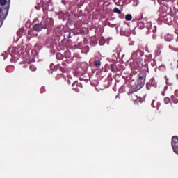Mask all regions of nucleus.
<instances>
[{
	"instance_id": "obj_1",
	"label": "nucleus",
	"mask_w": 178,
	"mask_h": 178,
	"mask_svg": "<svg viewBox=\"0 0 178 178\" xmlns=\"http://www.w3.org/2000/svg\"><path fill=\"white\" fill-rule=\"evenodd\" d=\"M144 84H145V74H141L137 82L131 87L128 93V95L131 97L132 101H137L138 99V97L134 92H137V91L141 90V88L144 87Z\"/></svg>"
},
{
	"instance_id": "obj_2",
	"label": "nucleus",
	"mask_w": 178,
	"mask_h": 178,
	"mask_svg": "<svg viewBox=\"0 0 178 178\" xmlns=\"http://www.w3.org/2000/svg\"><path fill=\"white\" fill-rule=\"evenodd\" d=\"M131 69L134 72V70L140 71L138 79H140L141 74H145V79H147V72H148V64L145 63V64L141 63L140 60H134L132 64H131Z\"/></svg>"
},
{
	"instance_id": "obj_3",
	"label": "nucleus",
	"mask_w": 178,
	"mask_h": 178,
	"mask_svg": "<svg viewBox=\"0 0 178 178\" xmlns=\"http://www.w3.org/2000/svg\"><path fill=\"white\" fill-rule=\"evenodd\" d=\"M144 56V48L143 47H138L136 51H134L131 55V59L134 60H143L141 58Z\"/></svg>"
},
{
	"instance_id": "obj_4",
	"label": "nucleus",
	"mask_w": 178,
	"mask_h": 178,
	"mask_svg": "<svg viewBox=\"0 0 178 178\" xmlns=\"http://www.w3.org/2000/svg\"><path fill=\"white\" fill-rule=\"evenodd\" d=\"M48 27V25L47 24V20L43 19L40 23L35 24L33 29L35 31H37V33H40L42 30V29H47Z\"/></svg>"
},
{
	"instance_id": "obj_5",
	"label": "nucleus",
	"mask_w": 178,
	"mask_h": 178,
	"mask_svg": "<svg viewBox=\"0 0 178 178\" xmlns=\"http://www.w3.org/2000/svg\"><path fill=\"white\" fill-rule=\"evenodd\" d=\"M72 87L74 91L76 92H80V90L83 88V84H81V82H79V81H75L72 83Z\"/></svg>"
},
{
	"instance_id": "obj_6",
	"label": "nucleus",
	"mask_w": 178,
	"mask_h": 178,
	"mask_svg": "<svg viewBox=\"0 0 178 178\" xmlns=\"http://www.w3.org/2000/svg\"><path fill=\"white\" fill-rule=\"evenodd\" d=\"M56 59H58V60H63V54L60 53H57L56 55Z\"/></svg>"
},
{
	"instance_id": "obj_7",
	"label": "nucleus",
	"mask_w": 178,
	"mask_h": 178,
	"mask_svg": "<svg viewBox=\"0 0 178 178\" xmlns=\"http://www.w3.org/2000/svg\"><path fill=\"white\" fill-rule=\"evenodd\" d=\"M131 19H133V16H131V14H127L125 16V20H127V22H130L131 21Z\"/></svg>"
},
{
	"instance_id": "obj_8",
	"label": "nucleus",
	"mask_w": 178,
	"mask_h": 178,
	"mask_svg": "<svg viewBox=\"0 0 178 178\" xmlns=\"http://www.w3.org/2000/svg\"><path fill=\"white\" fill-rule=\"evenodd\" d=\"M95 66L97 68L101 67V60H97L95 61Z\"/></svg>"
},
{
	"instance_id": "obj_9",
	"label": "nucleus",
	"mask_w": 178,
	"mask_h": 178,
	"mask_svg": "<svg viewBox=\"0 0 178 178\" xmlns=\"http://www.w3.org/2000/svg\"><path fill=\"white\" fill-rule=\"evenodd\" d=\"M69 63H72V60H66L65 61H63L62 63V65L64 66V67H66L67 66V65H69Z\"/></svg>"
},
{
	"instance_id": "obj_10",
	"label": "nucleus",
	"mask_w": 178,
	"mask_h": 178,
	"mask_svg": "<svg viewBox=\"0 0 178 178\" xmlns=\"http://www.w3.org/2000/svg\"><path fill=\"white\" fill-rule=\"evenodd\" d=\"M152 108H159L158 102H156V100H153L152 102Z\"/></svg>"
},
{
	"instance_id": "obj_11",
	"label": "nucleus",
	"mask_w": 178,
	"mask_h": 178,
	"mask_svg": "<svg viewBox=\"0 0 178 178\" xmlns=\"http://www.w3.org/2000/svg\"><path fill=\"white\" fill-rule=\"evenodd\" d=\"M113 12L114 13H118V15H120L122 13V11H120V10H119V8H118L117 7L114 8Z\"/></svg>"
},
{
	"instance_id": "obj_12",
	"label": "nucleus",
	"mask_w": 178,
	"mask_h": 178,
	"mask_svg": "<svg viewBox=\"0 0 178 178\" xmlns=\"http://www.w3.org/2000/svg\"><path fill=\"white\" fill-rule=\"evenodd\" d=\"M171 99L174 102V104H177L178 99L176 97H175L174 95L171 96Z\"/></svg>"
},
{
	"instance_id": "obj_13",
	"label": "nucleus",
	"mask_w": 178,
	"mask_h": 178,
	"mask_svg": "<svg viewBox=\"0 0 178 178\" xmlns=\"http://www.w3.org/2000/svg\"><path fill=\"white\" fill-rule=\"evenodd\" d=\"M30 70H31V72H35V70H37V68L35 67V65H31L29 67Z\"/></svg>"
},
{
	"instance_id": "obj_14",
	"label": "nucleus",
	"mask_w": 178,
	"mask_h": 178,
	"mask_svg": "<svg viewBox=\"0 0 178 178\" xmlns=\"http://www.w3.org/2000/svg\"><path fill=\"white\" fill-rule=\"evenodd\" d=\"M70 55V51H65V58H66V59H69Z\"/></svg>"
},
{
	"instance_id": "obj_15",
	"label": "nucleus",
	"mask_w": 178,
	"mask_h": 178,
	"mask_svg": "<svg viewBox=\"0 0 178 178\" xmlns=\"http://www.w3.org/2000/svg\"><path fill=\"white\" fill-rule=\"evenodd\" d=\"M6 3H7L6 0H0V5H1V6H5Z\"/></svg>"
},
{
	"instance_id": "obj_16",
	"label": "nucleus",
	"mask_w": 178,
	"mask_h": 178,
	"mask_svg": "<svg viewBox=\"0 0 178 178\" xmlns=\"http://www.w3.org/2000/svg\"><path fill=\"white\" fill-rule=\"evenodd\" d=\"M165 104H169L170 102V99L169 97H165L164 99Z\"/></svg>"
},
{
	"instance_id": "obj_17",
	"label": "nucleus",
	"mask_w": 178,
	"mask_h": 178,
	"mask_svg": "<svg viewBox=\"0 0 178 178\" xmlns=\"http://www.w3.org/2000/svg\"><path fill=\"white\" fill-rule=\"evenodd\" d=\"M152 30V28H148V31H147V34H148L149 33H151V31Z\"/></svg>"
},
{
	"instance_id": "obj_18",
	"label": "nucleus",
	"mask_w": 178,
	"mask_h": 178,
	"mask_svg": "<svg viewBox=\"0 0 178 178\" xmlns=\"http://www.w3.org/2000/svg\"><path fill=\"white\" fill-rule=\"evenodd\" d=\"M62 3L63 4V5H66V1H65V0H62Z\"/></svg>"
},
{
	"instance_id": "obj_19",
	"label": "nucleus",
	"mask_w": 178,
	"mask_h": 178,
	"mask_svg": "<svg viewBox=\"0 0 178 178\" xmlns=\"http://www.w3.org/2000/svg\"><path fill=\"white\" fill-rule=\"evenodd\" d=\"M156 31V28H154V29L152 30L153 33H155Z\"/></svg>"
},
{
	"instance_id": "obj_20",
	"label": "nucleus",
	"mask_w": 178,
	"mask_h": 178,
	"mask_svg": "<svg viewBox=\"0 0 178 178\" xmlns=\"http://www.w3.org/2000/svg\"><path fill=\"white\" fill-rule=\"evenodd\" d=\"M118 97H119V94H118L115 97V98H118Z\"/></svg>"
},
{
	"instance_id": "obj_21",
	"label": "nucleus",
	"mask_w": 178,
	"mask_h": 178,
	"mask_svg": "<svg viewBox=\"0 0 178 178\" xmlns=\"http://www.w3.org/2000/svg\"><path fill=\"white\" fill-rule=\"evenodd\" d=\"M111 67H113V65H111Z\"/></svg>"
},
{
	"instance_id": "obj_22",
	"label": "nucleus",
	"mask_w": 178,
	"mask_h": 178,
	"mask_svg": "<svg viewBox=\"0 0 178 178\" xmlns=\"http://www.w3.org/2000/svg\"><path fill=\"white\" fill-rule=\"evenodd\" d=\"M176 96H177V97H178V95H176Z\"/></svg>"
},
{
	"instance_id": "obj_23",
	"label": "nucleus",
	"mask_w": 178,
	"mask_h": 178,
	"mask_svg": "<svg viewBox=\"0 0 178 178\" xmlns=\"http://www.w3.org/2000/svg\"><path fill=\"white\" fill-rule=\"evenodd\" d=\"M0 19H1V15H0Z\"/></svg>"
}]
</instances>
